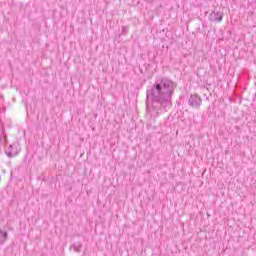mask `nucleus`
<instances>
[{"instance_id":"1","label":"nucleus","mask_w":256,"mask_h":256,"mask_svg":"<svg viewBox=\"0 0 256 256\" xmlns=\"http://www.w3.org/2000/svg\"><path fill=\"white\" fill-rule=\"evenodd\" d=\"M175 82L168 78L156 81L146 90V111L154 117L167 113L173 107V94L175 93Z\"/></svg>"},{"instance_id":"2","label":"nucleus","mask_w":256,"mask_h":256,"mask_svg":"<svg viewBox=\"0 0 256 256\" xmlns=\"http://www.w3.org/2000/svg\"><path fill=\"white\" fill-rule=\"evenodd\" d=\"M202 103H203V99H201V97H199V95L197 94L191 95L188 100V105H190V107H193L195 109H199Z\"/></svg>"},{"instance_id":"6","label":"nucleus","mask_w":256,"mask_h":256,"mask_svg":"<svg viewBox=\"0 0 256 256\" xmlns=\"http://www.w3.org/2000/svg\"><path fill=\"white\" fill-rule=\"evenodd\" d=\"M11 149H13V146H9V148L7 149V151H6L7 157H17L18 153L16 151L11 150Z\"/></svg>"},{"instance_id":"4","label":"nucleus","mask_w":256,"mask_h":256,"mask_svg":"<svg viewBox=\"0 0 256 256\" xmlns=\"http://www.w3.org/2000/svg\"><path fill=\"white\" fill-rule=\"evenodd\" d=\"M7 239H9V233L0 229V245H3Z\"/></svg>"},{"instance_id":"5","label":"nucleus","mask_w":256,"mask_h":256,"mask_svg":"<svg viewBox=\"0 0 256 256\" xmlns=\"http://www.w3.org/2000/svg\"><path fill=\"white\" fill-rule=\"evenodd\" d=\"M81 247H83L81 242H75L70 246V249H73L76 253H81Z\"/></svg>"},{"instance_id":"8","label":"nucleus","mask_w":256,"mask_h":256,"mask_svg":"<svg viewBox=\"0 0 256 256\" xmlns=\"http://www.w3.org/2000/svg\"><path fill=\"white\" fill-rule=\"evenodd\" d=\"M145 3H155V0H144Z\"/></svg>"},{"instance_id":"3","label":"nucleus","mask_w":256,"mask_h":256,"mask_svg":"<svg viewBox=\"0 0 256 256\" xmlns=\"http://www.w3.org/2000/svg\"><path fill=\"white\" fill-rule=\"evenodd\" d=\"M209 21L213 23H221V21H223V13L219 11H212L209 16Z\"/></svg>"},{"instance_id":"7","label":"nucleus","mask_w":256,"mask_h":256,"mask_svg":"<svg viewBox=\"0 0 256 256\" xmlns=\"http://www.w3.org/2000/svg\"><path fill=\"white\" fill-rule=\"evenodd\" d=\"M127 31H129V27H128V26H123V27H122V33H123V35H127Z\"/></svg>"}]
</instances>
